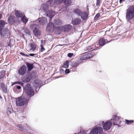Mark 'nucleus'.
<instances>
[{"mask_svg": "<svg viewBox=\"0 0 134 134\" xmlns=\"http://www.w3.org/2000/svg\"><path fill=\"white\" fill-rule=\"evenodd\" d=\"M16 84H18L21 86H23L24 88V90L26 92V94L30 97L33 96L34 94V90L30 86V84L28 83L25 86L23 87V83L21 82L17 81L13 83V85H14Z\"/></svg>", "mask_w": 134, "mask_h": 134, "instance_id": "nucleus-1", "label": "nucleus"}, {"mask_svg": "<svg viewBox=\"0 0 134 134\" xmlns=\"http://www.w3.org/2000/svg\"><path fill=\"white\" fill-rule=\"evenodd\" d=\"M126 19L129 21L132 19H134V6H130L126 14Z\"/></svg>", "mask_w": 134, "mask_h": 134, "instance_id": "nucleus-2", "label": "nucleus"}, {"mask_svg": "<svg viewBox=\"0 0 134 134\" xmlns=\"http://www.w3.org/2000/svg\"><path fill=\"white\" fill-rule=\"evenodd\" d=\"M30 29L33 31L34 35L37 37L40 36L41 35V31L40 30L38 24H33L30 26Z\"/></svg>", "mask_w": 134, "mask_h": 134, "instance_id": "nucleus-3", "label": "nucleus"}, {"mask_svg": "<svg viewBox=\"0 0 134 134\" xmlns=\"http://www.w3.org/2000/svg\"><path fill=\"white\" fill-rule=\"evenodd\" d=\"M110 120L109 121H107L104 123V121H100V123L99 124H98V125H102L103 124V129L104 130H109L111 127L112 123L110 121Z\"/></svg>", "mask_w": 134, "mask_h": 134, "instance_id": "nucleus-4", "label": "nucleus"}, {"mask_svg": "<svg viewBox=\"0 0 134 134\" xmlns=\"http://www.w3.org/2000/svg\"><path fill=\"white\" fill-rule=\"evenodd\" d=\"M28 100L24 97H21L16 100V104L17 106H21L26 104Z\"/></svg>", "mask_w": 134, "mask_h": 134, "instance_id": "nucleus-5", "label": "nucleus"}, {"mask_svg": "<svg viewBox=\"0 0 134 134\" xmlns=\"http://www.w3.org/2000/svg\"><path fill=\"white\" fill-rule=\"evenodd\" d=\"M103 129L102 127L99 126H96L93 129L90 133L91 134H100L102 132Z\"/></svg>", "mask_w": 134, "mask_h": 134, "instance_id": "nucleus-6", "label": "nucleus"}, {"mask_svg": "<svg viewBox=\"0 0 134 134\" xmlns=\"http://www.w3.org/2000/svg\"><path fill=\"white\" fill-rule=\"evenodd\" d=\"M54 3L53 0H49L46 4H43L42 7L43 11L46 12L48 10L49 6L52 7L54 5Z\"/></svg>", "mask_w": 134, "mask_h": 134, "instance_id": "nucleus-7", "label": "nucleus"}, {"mask_svg": "<svg viewBox=\"0 0 134 134\" xmlns=\"http://www.w3.org/2000/svg\"><path fill=\"white\" fill-rule=\"evenodd\" d=\"M42 81L39 80H37L34 81L33 85L34 87L36 88V91H38L40 87L42 86Z\"/></svg>", "mask_w": 134, "mask_h": 134, "instance_id": "nucleus-8", "label": "nucleus"}, {"mask_svg": "<svg viewBox=\"0 0 134 134\" xmlns=\"http://www.w3.org/2000/svg\"><path fill=\"white\" fill-rule=\"evenodd\" d=\"M121 118L116 115H113L110 121H113L114 125H117L116 124H120L121 121Z\"/></svg>", "mask_w": 134, "mask_h": 134, "instance_id": "nucleus-9", "label": "nucleus"}, {"mask_svg": "<svg viewBox=\"0 0 134 134\" xmlns=\"http://www.w3.org/2000/svg\"><path fill=\"white\" fill-rule=\"evenodd\" d=\"M0 34L2 36L6 38L10 36L9 31L7 29H5L1 30Z\"/></svg>", "mask_w": 134, "mask_h": 134, "instance_id": "nucleus-10", "label": "nucleus"}, {"mask_svg": "<svg viewBox=\"0 0 134 134\" xmlns=\"http://www.w3.org/2000/svg\"><path fill=\"white\" fill-rule=\"evenodd\" d=\"M61 21L59 19H56L54 20V26H55L56 29L57 30H60L61 29Z\"/></svg>", "mask_w": 134, "mask_h": 134, "instance_id": "nucleus-11", "label": "nucleus"}, {"mask_svg": "<svg viewBox=\"0 0 134 134\" xmlns=\"http://www.w3.org/2000/svg\"><path fill=\"white\" fill-rule=\"evenodd\" d=\"M54 26H55L53 23L50 22L47 26L46 30L50 32H52L54 30Z\"/></svg>", "mask_w": 134, "mask_h": 134, "instance_id": "nucleus-12", "label": "nucleus"}, {"mask_svg": "<svg viewBox=\"0 0 134 134\" xmlns=\"http://www.w3.org/2000/svg\"><path fill=\"white\" fill-rule=\"evenodd\" d=\"M16 18L14 16H10L8 19V22L11 25L13 24L16 23Z\"/></svg>", "mask_w": 134, "mask_h": 134, "instance_id": "nucleus-13", "label": "nucleus"}, {"mask_svg": "<svg viewBox=\"0 0 134 134\" xmlns=\"http://www.w3.org/2000/svg\"><path fill=\"white\" fill-rule=\"evenodd\" d=\"M37 21L38 22V23L40 24L43 25L46 24L47 22V19L45 17L38 18Z\"/></svg>", "mask_w": 134, "mask_h": 134, "instance_id": "nucleus-14", "label": "nucleus"}, {"mask_svg": "<svg viewBox=\"0 0 134 134\" xmlns=\"http://www.w3.org/2000/svg\"><path fill=\"white\" fill-rule=\"evenodd\" d=\"M93 56V54L90 53H88L87 54L84 55L82 56L80 58V60L82 61L85 60L89 59Z\"/></svg>", "mask_w": 134, "mask_h": 134, "instance_id": "nucleus-15", "label": "nucleus"}, {"mask_svg": "<svg viewBox=\"0 0 134 134\" xmlns=\"http://www.w3.org/2000/svg\"><path fill=\"white\" fill-rule=\"evenodd\" d=\"M106 41L103 38H101L99 41L98 42H96L95 44V46H96L99 44L100 46H103L106 43Z\"/></svg>", "mask_w": 134, "mask_h": 134, "instance_id": "nucleus-16", "label": "nucleus"}, {"mask_svg": "<svg viewBox=\"0 0 134 134\" xmlns=\"http://www.w3.org/2000/svg\"><path fill=\"white\" fill-rule=\"evenodd\" d=\"M88 14L85 11L82 12L80 16L81 18L83 20H87L88 18Z\"/></svg>", "mask_w": 134, "mask_h": 134, "instance_id": "nucleus-17", "label": "nucleus"}, {"mask_svg": "<svg viewBox=\"0 0 134 134\" xmlns=\"http://www.w3.org/2000/svg\"><path fill=\"white\" fill-rule=\"evenodd\" d=\"M81 22L80 19L78 18H75L72 21L71 23L74 25H77L79 24Z\"/></svg>", "mask_w": 134, "mask_h": 134, "instance_id": "nucleus-18", "label": "nucleus"}, {"mask_svg": "<svg viewBox=\"0 0 134 134\" xmlns=\"http://www.w3.org/2000/svg\"><path fill=\"white\" fill-rule=\"evenodd\" d=\"M15 14L18 18H22L24 15L21 12L18 10H15Z\"/></svg>", "mask_w": 134, "mask_h": 134, "instance_id": "nucleus-19", "label": "nucleus"}, {"mask_svg": "<svg viewBox=\"0 0 134 134\" xmlns=\"http://www.w3.org/2000/svg\"><path fill=\"white\" fill-rule=\"evenodd\" d=\"M27 68H20L18 71V72L20 75H24L26 72Z\"/></svg>", "mask_w": 134, "mask_h": 134, "instance_id": "nucleus-20", "label": "nucleus"}, {"mask_svg": "<svg viewBox=\"0 0 134 134\" xmlns=\"http://www.w3.org/2000/svg\"><path fill=\"white\" fill-rule=\"evenodd\" d=\"M28 48L30 50L35 51L36 48V45L34 43H30L28 46Z\"/></svg>", "mask_w": 134, "mask_h": 134, "instance_id": "nucleus-21", "label": "nucleus"}, {"mask_svg": "<svg viewBox=\"0 0 134 134\" xmlns=\"http://www.w3.org/2000/svg\"><path fill=\"white\" fill-rule=\"evenodd\" d=\"M45 13L47 16H48L51 18L54 16L53 12L52 11L47 10L45 12Z\"/></svg>", "mask_w": 134, "mask_h": 134, "instance_id": "nucleus-22", "label": "nucleus"}, {"mask_svg": "<svg viewBox=\"0 0 134 134\" xmlns=\"http://www.w3.org/2000/svg\"><path fill=\"white\" fill-rule=\"evenodd\" d=\"M0 87L4 92L6 93L7 92V86L4 83H1L0 84Z\"/></svg>", "mask_w": 134, "mask_h": 134, "instance_id": "nucleus-23", "label": "nucleus"}, {"mask_svg": "<svg viewBox=\"0 0 134 134\" xmlns=\"http://www.w3.org/2000/svg\"><path fill=\"white\" fill-rule=\"evenodd\" d=\"M73 11L74 13L78 16H80L82 12V10L78 8L74 9Z\"/></svg>", "mask_w": 134, "mask_h": 134, "instance_id": "nucleus-24", "label": "nucleus"}, {"mask_svg": "<svg viewBox=\"0 0 134 134\" xmlns=\"http://www.w3.org/2000/svg\"><path fill=\"white\" fill-rule=\"evenodd\" d=\"M31 79V77L29 75L26 76H25L22 80L24 82H30Z\"/></svg>", "mask_w": 134, "mask_h": 134, "instance_id": "nucleus-25", "label": "nucleus"}, {"mask_svg": "<svg viewBox=\"0 0 134 134\" xmlns=\"http://www.w3.org/2000/svg\"><path fill=\"white\" fill-rule=\"evenodd\" d=\"M72 28L71 26L69 25H66L64 27V30L65 32H67L71 30Z\"/></svg>", "mask_w": 134, "mask_h": 134, "instance_id": "nucleus-26", "label": "nucleus"}, {"mask_svg": "<svg viewBox=\"0 0 134 134\" xmlns=\"http://www.w3.org/2000/svg\"><path fill=\"white\" fill-rule=\"evenodd\" d=\"M29 75L31 77V79L34 78H35L37 75L36 72L35 71H33L30 74H29Z\"/></svg>", "mask_w": 134, "mask_h": 134, "instance_id": "nucleus-27", "label": "nucleus"}, {"mask_svg": "<svg viewBox=\"0 0 134 134\" xmlns=\"http://www.w3.org/2000/svg\"><path fill=\"white\" fill-rule=\"evenodd\" d=\"M64 4L67 6L69 5L71 3V0H64Z\"/></svg>", "mask_w": 134, "mask_h": 134, "instance_id": "nucleus-28", "label": "nucleus"}, {"mask_svg": "<svg viewBox=\"0 0 134 134\" xmlns=\"http://www.w3.org/2000/svg\"><path fill=\"white\" fill-rule=\"evenodd\" d=\"M21 21L24 23L26 24L28 21V19L25 15L21 18Z\"/></svg>", "mask_w": 134, "mask_h": 134, "instance_id": "nucleus-29", "label": "nucleus"}, {"mask_svg": "<svg viewBox=\"0 0 134 134\" xmlns=\"http://www.w3.org/2000/svg\"><path fill=\"white\" fill-rule=\"evenodd\" d=\"M5 21L2 20H0V31H1L2 29L5 26Z\"/></svg>", "mask_w": 134, "mask_h": 134, "instance_id": "nucleus-30", "label": "nucleus"}, {"mask_svg": "<svg viewBox=\"0 0 134 134\" xmlns=\"http://www.w3.org/2000/svg\"><path fill=\"white\" fill-rule=\"evenodd\" d=\"M18 127V129L20 131H23L24 130V127L20 125H18L16 126Z\"/></svg>", "mask_w": 134, "mask_h": 134, "instance_id": "nucleus-31", "label": "nucleus"}, {"mask_svg": "<svg viewBox=\"0 0 134 134\" xmlns=\"http://www.w3.org/2000/svg\"><path fill=\"white\" fill-rule=\"evenodd\" d=\"M63 65L62 67H69V61H66L63 64Z\"/></svg>", "mask_w": 134, "mask_h": 134, "instance_id": "nucleus-32", "label": "nucleus"}, {"mask_svg": "<svg viewBox=\"0 0 134 134\" xmlns=\"http://www.w3.org/2000/svg\"><path fill=\"white\" fill-rule=\"evenodd\" d=\"M5 72L3 71L2 72H0V79H2L4 76L5 75Z\"/></svg>", "mask_w": 134, "mask_h": 134, "instance_id": "nucleus-33", "label": "nucleus"}, {"mask_svg": "<svg viewBox=\"0 0 134 134\" xmlns=\"http://www.w3.org/2000/svg\"><path fill=\"white\" fill-rule=\"evenodd\" d=\"M43 41L42 40H41V44L40 45L41 46V50L40 51L41 52H43L45 50V49L43 47V45H42V43H43Z\"/></svg>", "mask_w": 134, "mask_h": 134, "instance_id": "nucleus-34", "label": "nucleus"}, {"mask_svg": "<svg viewBox=\"0 0 134 134\" xmlns=\"http://www.w3.org/2000/svg\"><path fill=\"white\" fill-rule=\"evenodd\" d=\"M63 1V0H55L54 1V3H55L56 4H58L61 3Z\"/></svg>", "mask_w": 134, "mask_h": 134, "instance_id": "nucleus-35", "label": "nucleus"}, {"mask_svg": "<svg viewBox=\"0 0 134 134\" xmlns=\"http://www.w3.org/2000/svg\"><path fill=\"white\" fill-rule=\"evenodd\" d=\"M82 62L81 60H78L77 61H76L75 62V63L74 64V67H75L78 65Z\"/></svg>", "mask_w": 134, "mask_h": 134, "instance_id": "nucleus-36", "label": "nucleus"}, {"mask_svg": "<svg viewBox=\"0 0 134 134\" xmlns=\"http://www.w3.org/2000/svg\"><path fill=\"white\" fill-rule=\"evenodd\" d=\"M94 47V45H92V46H88V47H87L86 48V49L88 51H90L91 49H93V48H94L93 47Z\"/></svg>", "mask_w": 134, "mask_h": 134, "instance_id": "nucleus-37", "label": "nucleus"}, {"mask_svg": "<svg viewBox=\"0 0 134 134\" xmlns=\"http://www.w3.org/2000/svg\"><path fill=\"white\" fill-rule=\"evenodd\" d=\"M26 64L27 66V67H33V64L32 63H30L28 62L26 63Z\"/></svg>", "mask_w": 134, "mask_h": 134, "instance_id": "nucleus-38", "label": "nucleus"}, {"mask_svg": "<svg viewBox=\"0 0 134 134\" xmlns=\"http://www.w3.org/2000/svg\"><path fill=\"white\" fill-rule=\"evenodd\" d=\"M24 30L25 31V32L26 34H27L28 35H29L30 33L29 30L27 29L26 28H25L24 29Z\"/></svg>", "mask_w": 134, "mask_h": 134, "instance_id": "nucleus-39", "label": "nucleus"}, {"mask_svg": "<svg viewBox=\"0 0 134 134\" xmlns=\"http://www.w3.org/2000/svg\"><path fill=\"white\" fill-rule=\"evenodd\" d=\"M126 121V123L127 124H130L133 122V120H125Z\"/></svg>", "mask_w": 134, "mask_h": 134, "instance_id": "nucleus-40", "label": "nucleus"}, {"mask_svg": "<svg viewBox=\"0 0 134 134\" xmlns=\"http://www.w3.org/2000/svg\"><path fill=\"white\" fill-rule=\"evenodd\" d=\"M100 16V14L99 13H97L94 18V20H97Z\"/></svg>", "mask_w": 134, "mask_h": 134, "instance_id": "nucleus-41", "label": "nucleus"}, {"mask_svg": "<svg viewBox=\"0 0 134 134\" xmlns=\"http://www.w3.org/2000/svg\"><path fill=\"white\" fill-rule=\"evenodd\" d=\"M101 0H97L96 5L99 7L100 6V4L101 2Z\"/></svg>", "mask_w": 134, "mask_h": 134, "instance_id": "nucleus-42", "label": "nucleus"}, {"mask_svg": "<svg viewBox=\"0 0 134 134\" xmlns=\"http://www.w3.org/2000/svg\"><path fill=\"white\" fill-rule=\"evenodd\" d=\"M12 110L8 108L7 110V112L8 114H9L12 113Z\"/></svg>", "mask_w": 134, "mask_h": 134, "instance_id": "nucleus-43", "label": "nucleus"}, {"mask_svg": "<svg viewBox=\"0 0 134 134\" xmlns=\"http://www.w3.org/2000/svg\"><path fill=\"white\" fill-rule=\"evenodd\" d=\"M69 65H70L71 67H73L74 64L72 61H69Z\"/></svg>", "mask_w": 134, "mask_h": 134, "instance_id": "nucleus-44", "label": "nucleus"}, {"mask_svg": "<svg viewBox=\"0 0 134 134\" xmlns=\"http://www.w3.org/2000/svg\"><path fill=\"white\" fill-rule=\"evenodd\" d=\"M78 134H86L85 132L83 131V130H81L80 132H79Z\"/></svg>", "mask_w": 134, "mask_h": 134, "instance_id": "nucleus-45", "label": "nucleus"}, {"mask_svg": "<svg viewBox=\"0 0 134 134\" xmlns=\"http://www.w3.org/2000/svg\"><path fill=\"white\" fill-rule=\"evenodd\" d=\"M73 55V53H68L67 55L68 57H69L70 58L71 57H72V56Z\"/></svg>", "mask_w": 134, "mask_h": 134, "instance_id": "nucleus-46", "label": "nucleus"}, {"mask_svg": "<svg viewBox=\"0 0 134 134\" xmlns=\"http://www.w3.org/2000/svg\"><path fill=\"white\" fill-rule=\"evenodd\" d=\"M20 54L21 55H23V56H25L26 57H29V55L25 54L23 53L22 52H20Z\"/></svg>", "mask_w": 134, "mask_h": 134, "instance_id": "nucleus-47", "label": "nucleus"}, {"mask_svg": "<svg viewBox=\"0 0 134 134\" xmlns=\"http://www.w3.org/2000/svg\"><path fill=\"white\" fill-rule=\"evenodd\" d=\"M15 86L16 87L17 89L19 90H20L21 89V86L20 85H16Z\"/></svg>", "mask_w": 134, "mask_h": 134, "instance_id": "nucleus-48", "label": "nucleus"}, {"mask_svg": "<svg viewBox=\"0 0 134 134\" xmlns=\"http://www.w3.org/2000/svg\"><path fill=\"white\" fill-rule=\"evenodd\" d=\"M29 56H34L35 55H36V57H37V55L36 54H29Z\"/></svg>", "mask_w": 134, "mask_h": 134, "instance_id": "nucleus-49", "label": "nucleus"}, {"mask_svg": "<svg viewBox=\"0 0 134 134\" xmlns=\"http://www.w3.org/2000/svg\"><path fill=\"white\" fill-rule=\"evenodd\" d=\"M65 72L66 73H69L70 72V70L68 69H66L65 70Z\"/></svg>", "mask_w": 134, "mask_h": 134, "instance_id": "nucleus-50", "label": "nucleus"}, {"mask_svg": "<svg viewBox=\"0 0 134 134\" xmlns=\"http://www.w3.org/2000/svg\"><path fill=\"white\" fill-rule=\"evenodd\" d=\"M28 68V73H29V71H31L32 69V68Z\"/></svg>", "mask_w": 134, "mask_h": 134, "instance_id": "nucleus-51", "label": "nucleus"}, {"mask_svg": "<svg viewBox=\"0 0 134 134\" xmlns=\"http://www.w3.org/2000/svg\"><path fill=\"white\" fill-rule=\"evenodd\" d=\"M124 1L125 0H120L119 2L120 3H121Z\"/></svg>", "mask_w": 134, "mask_h": 134, "instance_id": "nucleus-52", "label": "nucleus"}, {"mask_svg": "<svg viewBox=\"0 0 134 134\" xmlns=\"http://www.w3.org/2000/svg\"><path fill=\"white\" fill-rule=\"evenodd\" d=\"M2 17V15L0 13V19H1Z\"/></svg>", "mask_w": 134, "mask_h": 134, "instance_id": "nucleus-53", "label": "nucleus"}, {"mask_svg": "<svg viewBox=\"0 0 134 134\" xmlns=\"http://www.w3.org/2000/svg\"><path fill=\"white\" fill-rule=\"evenodd\" d=\"M2 97L0 96V101H1L2 100Z\"/></svg>", "mask_w": 134, "mask_h": 134, "instance_id": "nucleus-54", "label": "nucleus"}, {"mask_svg": "<svg viewBox=\"0 0 134 134\" xmlns=\"http://www.w3.org/2000/svg\"><path fill=\"white\" fill-rule=\"evenodd\" d=\"M61 77V76H60V77H56L55 78V79H57V78H58Z\"/></svg>", "mask_w": 134, "mask_h": 134, "instance_id": "nucleus-55", "label": "nucleus"}, {"mask_svg": "<svg viewBox=\"0 0 134 134\" xmlns=\"http://www.w3.org/2000/svg\"><path fill=\"white\" fill-rule=\"evenodd\" d=\"M63 71V70H62V69H60V71Z\"/></svg>", "mask_w": 134, "mask_h": 134, "instance_id": "nucleus-56", "label": "nucleus"}, {"mask_svg": "<svg viewBox=\"0 0 134 134\" xmlns=\"http://www.w3.org/2000/svg\"><path fill=\"white\" fill-rule=\"evenodd\" d=\"M21 67H25V66L24 65H23L22 66H21Z\"/></svg>", "mask_w": 134, "mask_h": 134, "instance_id": "nucleus-57", "label": "nucleus"}, {"mask_svg": "<svg viewBox=\"0 0 134 134\" xmlns=\"http://www.w3.org/2000/svg\"><path fill=\"white\" fill-rule=\"evenodd\" d=\"M46 54H47V53H44V55H46Z\"/></svg>", "mask_w": 134, "mask_h": 134, "instance_id": "nucleus-58", "label": "nucleus"}, {"mask_svg": "<svg viewBox=\"0 0 134 134\" xmlns=\"http://www.w3.org/2000/svg\"><path fill=\"white\" fill-rule=\"evenodd\" d=\"M103 134H105V133H103Z\"/></svg>", "mask_w": 134, "mask_h": 134, "instance_id": "nucleus-59", "label": "nucleus"}]
</instances>
